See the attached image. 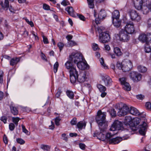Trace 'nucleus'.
I'll list each match as a JSON object with an SVG mask.
<instances>
[{"instance_id":"15","label":"nucleus","mask_w":151,"mask_h":151,"mask_svg":"<svg viewBox=\"0 0 151 151\" xmlns=\"http://www.w3.org/2000/svg\"><path fill=\"white\" fill-rule=\"evenodd\" d=\"M102 80L104 82V85L106 86H110L112 82L111 78L107 75L102 76Z\"/></svg>"},{"instance_id":"39","label":"nucleus","mask_w":151,"mask_h":151,"mask_svg":"<svg viewBox=\"0 0 151 151\" xmlns=\"http://www.w3.org/2000/svg\"><path fill=\"white\" fill-rule=\"evenodd\" d=\"M92 48L94 50H98L100 48L98 44L96 43H93L92 45Z\"/></svg>"},{"instance_id":"33","label":"nucleus","mask_w":151,"mask_h":151,"mask_svg":"<svg viewBox=\"0 0 151 151\" xmlns=\"http://www.w3.org/2000/svg\"><path fill=\"white\" fill-rule=\"evenodd\" d=\"M123 87L124 90L127 91H129L131 90V86L128 83H126L122 85Z\"/></svg>"},{"instance_id":"48","label":"nucleus","mask_w":151,"mask_h":151,"mask_svg":"<svg viewBox=\"0 0 151 151\" xmlns=\"http://www.w3.org/2000/svg\"><path fill=\"white\" fill-rule=\"evenodd\" d=\"M145 51L146 53H149L150 52L151 48L148 45L145 46Z\"/></svg>"},{"instance_id":"20","label":"nucleus","mask_w":151,"mask_h":151,"mask_svg":"<svg viewBox=\"0 0 151 151\" xmlns=\"http://www.w3.org/2000/svg\"><path fill=\"white\" fill-rule=\"evenodd\" d=\"M65 10L70 16L73 17L75 16L74 11L72 7L68 6L65 9Z\"/></svg>"},{"instance_id":"17","label":"nucleus","mask_w":151,"mask_h":151,"mask_svg":"<svg viewBox=\"0 0 151 151\" xmlns=\"http://www.w3.org/2000/svg\"><path fill=\"white\" fill-rule=\"evenodd\" d=\"M140 129L139 130V133L142 135L144 136L145 134L147 128V124L145 122H143L142 124L140 125Z\"/></svg>"},{"instance_id":"62","label":"nucleus","mask_w":151,"mask_h":151,"mask_svg":"<svg viewBox=\"0 0 151 151\" xmlns=\"http://www.w3.org/2000/svg\"><path fill=\"white\" fill-rule=\"evenodd\" d=\"M3 141L4 142L5 144H7L8 143V139L6 136L5 134L3 136Z\"/></svg>"},{"instance_id":"61","label":"nucleus","mask_w":151,"mask_h":151,"mask_svg":"<svg viewBox=\"0 0 151 151\" xmlns=\"http://www.w3.org/2000/svg\"><path fill=\"white\" fill-rule=\"evenodd\" d=\"M80 147L82 150H84L85 149L86 145L85 144L83 143H80L79 144Z\"/></svg>"},{"instance_id":"47","label":"nucleus","mask_w":151,"mask_h":151,"mask_svg":"<svg viewBox=\"0 0 151 151\" xmlns=\"http://www.w3.org/2000/svg\"><path fill=\"white\" fill-rule=\"evenodd\" d=\"M43 8L45 10H50V6L46 4H44L43 5Z\"/></svg>"},{"instance_id":"52","label":"nucleus","mask_w":151,"mask_h":151,"mask_svg":"<svg viewBox=\"0 0 151 151\" xmlns=\"http://www.w3.org/2000/svg\"><path fill=\"white\" fill-rule=\"evenodd\" d=\"M17 142L20 144L22 145L24 143L25 141L21 138H18L17 139Z\"/></svg>"},{"instance_id":"21","label":"nucleus","mask_w":151,"mask_h":151,"mask_svg":"<svg viewBox=\"0 0 151 151\" xmlns=\"http://www.w3.org/2000/svg\"><path fill=\"white\" fill-rule=\"evenodd\" d=\"M106 16V12L104 10H101L99 13L98 15V18L100 20L103 19Z\"/></svg>"},{"instance_id":"16","label":"nucleus","mask_w":151,"mask_h":151,"mask_svg":"<svg viewBox=\"0 0 151 151\" xmlns=\"http://www.w3.org/2000/svg\"><path fill=\"white\" fill-rule=\"evenodd\" d=\"M133 2L135 8L138 10L142 8L143 2L142 0H133Z\"/></svg>"},{"instance_id":"29","label":"nucleus","mask_w":151,"mask_h":151,"mask_svg":"<svg viewBox=\"0 0 151 151\" xmlns=\"http://www.w3.org/2000/svg\"><path fill=\"white\" fill-rule=\"evenodd\" d=\"M132 120V119L130 116H126L124 119V122L126 124H129Z\"/></svg>"},{"instance_id":"50","label":"nucleus","mask_w":151,"mask_h":151,"mask_svg":"<svg viewBox=\"0 0 151 151\" xmlns=\"http://www.w3.org/2000/svg\"><path fill=\"white\" fill-rule=\"evenodd\" d=\"M69 46L72 47L76 45V43L74 41L71 40L68 42Z\"/></svg>"},{"instance_id":"41","label":"nucleus","mask_w":151,"mask_h":151,"mask_svg":"<svg viewBox=\"0 0 151 151\" xmlns=\"http://www.w3.org/2000/svg\"><path fill=\"white\" fill-rule=\"evenodd\" d=\"M61 4L64 6H66L68 5H70V3L67 0H63L61 2Z\"/></svg>"},{"instance_id":"13","label":"nucleus","mask_w":151,"mask_h":151,"mask_svg":"<svg viewBox=\"0 0 151 151\" xmlns=\"http://www.w3.org/2000/svg\"><path fill=\"white\" fill-rule=\"evenodd\" d=\"M129 138V137H117L114 138L110 139L109 143L111 144H116L119 143L122 140H127Z\"/></svg>"},{"instance_id":"26","label":"nucleus","mask_w":151,"mask_h":151,"mask_svg":"<svg viewBox=\"0 0 151 151\" xmlns=\"http://www.w3.org/2000/svg\"><path fill=\"white\" fill-rule=\"evenodd\" d=\"M150 5L149 6V7L145 6H142L140 10H142L144 14H147L149 12L150 10Z\"/></svg>"},{"instance_id":"14","label":"nucleus","mask_w":151,"mask_h":151,"mask_svg":"<svg viewBox=\"0 0 151 151\" xmlns=\"http://www.w3.org/2000/svg\"><path fill=\"white\" fill-rule=\"evenodd\" d=\"M86 78V73L85 72H82L77 76V80L79 83H82L85 81Z\"/></svg>"},{"instance_id":"56","label":"nucleus","mask_w":151,"mask_h":151,"mask_svg":"<svg viewBox=\"0 0 151 151\" xmlns=\"http://www.w3.org/2000/svg\"><path fill=\"white\" fill-rule=\"evenodd\" d=\"M61 93V90H59V89H58L57 90V92L55 95V97L57 98H59L60 96Z\"/></svg>"},{"instance_id":"43","label":"nucleus","mask_w":151,"mask_h":151,"mask_svg":"<svg viewBox=\"0 0 151 151\" xmlns=\"http://www.w3.org/2000/svg\"><path fill=\"white\" fill-rule=\"evenodd\" d=\"M58 66V62H56L54 65V71L55 73H56L57 71Z\"/></svg>"},{"instance_id":"11","label":"nucleus","mask_w":151,"mask_h":151,"mask_svg":"<svg viewBox=\"0 0 151 151\" xmlns=\"http://www.w3.org/2000/svg\"><path fill=\"white\" fill-rule=\"evenodd\" d=\"M142 75L137 72H131L129 74L130 78L134 82H138L140 81L142 78Z\"/></svg>"},{"instance_id":"38","label":"nucleus","mask_w":151,"mask_h":151,"mask_svg":"<svg viewBox=\"0 0 151 151\" xmlns=\"http://www.w3.org/2000/svg\"><path fill=\"white\" fill-rule=\"evenodd\" d=\"M100 61L101 65L105 69L108 68V66L104 62V60L103 57H102L100 59Z\"/></svg>"},{"instance_id":"46","label":"nucleus","mask_w":151,"mask_h":151,"mask_svg":"<svg viewBox=\"0 0 151 151\" xmlns=\"http://www.w3.org/2000/svg\"><path fill=\"white\" fill-rule=\"evenodd\" d=\"M145 106L147 109L151 111V103L147 102L146 103Z\"/></svg>"},{"instance_id":"58","label":"nucleus","mask_w":151,"mask_h":151,"mask_svg":"<svg viewBox=\"0 0 151 151\" xmlns=\"http://www.w3.org/2000/svg\"><path fill=\"white\" fill-rule=\"evenodd\" d=\"M3 73L2 72L0 71V83H3Z\"/></svg>"},{"instance_id":"32","label":"nucleus","mask_w":151,"mask_h":151,"mask_svg":"<svg viewBox=\"0 0 151 151\" xmlns=\"http://www.w3.org/2000/svg\"><path fill=\"white\" fill-rule=\"evenodd\" d=\"M137 69L139 72L141 73H145L147 71V68L142 65H139L138 66Z\"/></svg>"},{"instance_id":"45","label":"nucleus","mask_w":151,"mask_h":151,"mask_svg":"<svg viewBox=\"0 0 151 151\" xmlns=\"http://www.w3.org/2000/svg\"><path fill=\"white\" fill-rule=\"evenodd\" d=\"M60 120L59 117H57L55 119V122L56 125L58 126L60 125L59 122Z\"/></svg>"},{"instance_id":"10","label":"nucleus","mask_w":151,"mask_h":151,"mask_svg":"<svg viewBox=\"0 0 151 151\" xmlns=\"http://www.w3.org/2000/svg\"><path fill=\"white\" fill-rule=\"evenodd\" d=\"M138 39L142 42L148 43L151 40V33H147V35L142 34L139 35Z\"/></svg>"},{"instance_id":"5","label":"nucleus","mask_w":151,"mask_h":151,"mask_svg":"<svg viewBox=\"0 0 151 151\" xmlns=\"http://www.w3.org/2000/svg\"><path fill=\"white\" fill-rule=\"evenodd\" d=\"M129 14L131 19L134 21L138 22L142 19L139 14L134 10H132L129 12Z\"/></svg>"},{"instance_id":"7","label":"nucleus","mask_w":151,"mask_h":151,"mask_svg":"<svg viewBox=\"0 0 151 151\" xmlns=\"http://www.w3.org/2000/svg\"><path fill=\"white\" fill-rule=\"evenodd\" d=\"M129 34L124 30L121 29L119 31L118 34L120 40L124 42L128 41L130 38V36Z\"/></svg>"},{"instance_id":"18","label":"nucleus","mask_w":151,"mask_h":151,"mask_svg":"<svg viewBox=\"0 0 151 151\" xmlns=\"http://www.w3.org/2000/svg\"><path fill=\"white\" fill-rule=\"evenodd\" d=\"M9 6V3L8 0H4V3L1 1L0 3V8L1 7L2 9L7 10Z\"/></svg>"},{"instance_id":"60","label":"nucleus","mask_w":151,"mask_h":151,"mask_svg":"<svg viewBox=\"0 0 151 151\" xmlns=\"http://www.w3.org/2000/svg\"><path fill=\"white\" fill-rule=\"evenodd\" d=\"M66 134H65L63 133L62 135V138L65 141L67 142L68 141V138L66 136Z\"/></svg>"},{"instance_id":"40","label":"nucleus","mask_w":151,"mask_h":151,"mask_svg":"<svg viewBox=\"0 0 151 151\" xmlns=\"http://www.w3.org/2000/svg\"><path fill=\"white\" fill-rule=\"evenodd\" d=\"M116 132V133H113L111 132H109L105 136L106 138L108 139H110L111 137H112L114 134H116V133H117Z\"/></svg>"},{"instance_id":"3","label":"nucleus","mask_w":151,"mask_h":151,"mask_svg":"<svg viewBox=\"0 0 151 151\" xmlns=\"http://www.w3.org/2000/svg\"><path fill=\"white\" fill-rule=\"evenodd\" d=\"M110 130L111 131H115L117 130H124L123 123L118 120L115 121L112 124Z\"/></svg>"},{"instance_id":"57","label":"nucleus","mask_w":151,"mask_h":151,"mask_svg":"<svg viewBox=\"0 0 151 151\" xmlns=\"http://www.w3.org/2000/svg\"><path fill=\"white\" fill-rule=\"evenodd\" d=\"M137 99L139 100H142L144 98V96L142 94H139L136 96Z\"/></svg>"},{"instance_id":"53","label":"nucleus","mask_w":151,"mask_h":151,"mask_svg":"<svg viewBox=\"0 0 151 151\" xmlns=\"http://www.w3.org/2000/svg\"><path fill=\"white\" fill-rule=\"evenodd\" d=\"M9 129L10 130L13 131L15 128L14 124L13 123H11L9 124Z\"/></svg>"},{"instance_id":"49","label":"nucleus","mask_w":151,"mask_h":151,"mask_svg":"<svg viewBox=\"0 0 151 151\" xmlns=\"http://www.w3.org/2000/svg\"><path fill=\"white\" fill-rule=\"evenodd\" d=\"M43 38V41L45 44H47L49 43V42L47 38L44 35L42 36Z\"/></svg>"},{"instance_id":"28","label":"nucleus","mask_w":151,"mask_h":151,"mask_svg":"<svg viewBox=\"0 0 151 151\" xmlns=\"http://www.w3.org/2000/svg\"><path fill=\"white\" fill-rule=\"evenodd\" d=\"M66 94L67 96L70 99H73L74 97V94L72 91L67 90L66 91Z\"/></svg>"},{"instance_id":"55","label":"nucleus","mask_w":151,"mask_h":151,"mask_svg":"<svg viewBox=\"0 0 151 151\" xmlns=\"http://www.w3.org/2000/svg\"><path fill=\"white\" fill-rule=\"evenodd\" d=\"M7 118L6 116H2L1 118V120L3 121L4 124L6 122Z\"/></svg>"},{"instance_id":"42","label":"nucleus","mask_w":151,"mask_h":151,"mask_svg":"<svg viewBox=\"0 0 151 151\" xmlns=\"http://www.w3.org/2000/svg\"><path fill=\"white\" fill-rule=\"evenodd\" d=\"M119 80L121 84L123 85L124 84L126 83H127V79L126 78L124 77L121 78H120Z\"/></svg>"},{"instance_id":"44","label":"nucleus","mask_w":151,"mask_h":151,"mask_svg":"<svg viewBox=\"0 0 151 151\" xmlns=\"http://www.w3.org/2000/svg\"><path fill=\"white\" fill-rule=\"evenodd\" d=\"M23 132L25 134L29 135L30 133L28 132V131L25 128V127L23 125H22Z\"/></svg>"},{"instance_id":"24","label":"nucleus","mask_w":151,"mask_h":151,"mask_svg":"<svg viewBox=\"0 0 151 151\" xmlns=\"http://www.w3.org/2000/svg\"><path fill=\"white\" fill-rule=\"evenodd\" d=\"M20 59L19 57H13L10 61V65L13 66L16 65L19 61Z\"/></svg>"},{"instance_id":"1","label":"nucleus","mask_w":151,"mask_h":151,"mask_svg":"<svg viewBox=\"0 0 151 151\" xmlns=\"http://www.w3.org/2000/svg\"><path fill=\"white\" fill-rule=\"evenodd\" d=\"M106 112H102L101 110H99L96 117V121L98 124L100 130L99 135L101 136L102 138H104L105 137V135L102 133L105 131L108 126V123L106 121Z\"/></svg>"},{"instance_id":"63","label":"nucleus","mask_w":151,"mask_h":151,"mask_svg":"<svg viewBox=\"0 0 151 151\" xmlns=\"http://www.w3.org/2000/svg\"><path fill=\"white\" fill-rule=\"evenodd\" d=\"M78 17L80 19L83 21H85L86 19L85 17L83 15L81 14L78 15Z\"/></svg>"},{"instance_id":"64","label":"nucleus","mask_w":151,"mask_h":151,"mask_svg":"<svg viewBox=\"0 0 151 151\" xmlns=\"http://www.w3.org/2000/svg\"><path fill=\"white\" fill-rule=\"evenodd\" d=\"M73 38V36L71 35H68L66 37V38L67 40L68 41H71V40Z\"/></svg>"},{"instance_id":"4","label":"nucleus","mask_w":151,"mask_h":151,"mask_svg":"<svg viewBox=\"0 0 151 151\" xmlns=\"http://www.w3.org/2000/svg\"><path fill=\"white\" fill-rule=\"evenodd\" d=\"M122 70L124 72L130 70L133 67L132 63L130 60L127 59L123 60L122 63Z\"/></svg>"},{"instance_id":"37","label":"nucleus","mask_w":151,"mask_h":151,"mask_svg":"<svg viewBox=\"0 0 151 151\" xmlns=\"http://www.w3.org/2000/svg\"><path fill=\"white\" fill-rule=\"evenodd\" d=\"M20 119L18 117H13L12 118V122L15 124L16 126L18 125V122L19 121Z\"/></svg>"},{"instance_id":"22","label":"nucleus","mask_w":151,"mask_h":151,"mask_svg":"<svg viewBox=\"0 0 151 151\" xmlns=\"http://www.w3.org/2000/svg\"><path fill=\"white\" fill-rule=\"evenodd\" d=\"M112 23L114 26L118 28L121 26V22L119 19H112Z\"/></svg>"},{"instance_id":"54","label":"nucleus","mask_w":151,"mask_h":151,"mask_svg":"<svg viewBox=\"0 0 151 151\" xmlns=\"http://www.w3.org/2000/svg\"><path fill=\"white\" fill-rule=\"evenodd\" d=\"M64 46V44L61 42H58V46L59 47L60 51L63 49Z\"/></svg>"},{"instance_id":"23","label":"nucleus","mask_w":151,"mask_h":151,"mask_svg":"<svg viewBox=\"0 0 151 151\" xmlns=\"http://www.w3.org/2000/svg\"><path fill=\"white\" fill-rule=\"evenodd\" d=\"M70 58L69 57L68 60L66 63L65 65L67 69L70 70L71 68L74 67L72 65V63H74L72 62L71 60H70Z\"/></svg>"},{"instance_id":"34","label":"nucleus","mask_w":151,"mask_h":151,"mask_svg":"<svg viewBox=\"0 0 151 151\" xmlns=\"http://www.w3.org/2000/svg\"><path fill=\"white\" fill-rule=\"evenodd\" d=\"M97 87L101 92H104L106 89V88L104 86L101 84H98Z\"/></svg>"},{"instance_id":"25","label":"nucleus","mask_w":151,"mask_h":151,"mask_svg":"<svg viewBox=\"0 0 151 151\" xmlns=\"http://www.w3.org/2000/svg\"><path fill=\"white\" fill-rule=\"evenodd\" d=\"M120 16L119 11L118 10H115L112 13V19H119Z\"/></svg>"},{"instance_id":"27","label":"nucleus","mask_w":151,"mask_h":151,"mask_svg":"<svg viewBox=\"0 0 151 151\" xmlns=\"http://www.w3.org/2000/svg\"><path fill=\"white\" fill-rule=\"evenodd\" d=\"M86 126V123L83 121H80L77 124L78 128L81 129H82L83 128H85Z\"/></svg>"},{"instance_id":"36","label":"nucleus","mask_w":151,"mask_h":151,"mask_svg":"<svg viewBox=\"0 0 151 151\" xmlns=\"http://www.w3.org/2000/svg\"><path fill=\"white\" fill-rule=\"evenodd\" d=\"M88 1V7L90 8L93 9L94 7V4L93 0H87Z\"/></svg>"},{"instance_id":"12","label":"nucleus","mask_w":151,"mask_h":151,"mask_svg":"<svg viewBox=\"0 0 151 151\" xmlns=\"http://www.w3.org/2000/svg\"><path fill=\"white\" fill-rule=\"evenodd\" d=\"M129 109L128 106L124 105L122 108L119 109L118 111V115L119 116L125 115L128 112H129Z\"/></svg>"},{"instance_id":"59","label":"nucleus","mask_w":151,"mask_h":151,"mask_svg":"<svg viewBox=\"0 0 151 151\" xmlns=\"http://www.w3.org/2000/svg\"><path fill=\"white\" fill-rule=\"evenodd\" d=\"M110 114L112 116H116V111L114 109H113L111 110Z\"/></svg>"},{"instance_id":"19","label":"nucleus","mask_w":151,"mask_h":151,"mask_svg":"<svg viewBox=\"0 0 151 151\" xmlns=\"http://www.w3.org/2000/svg\"><path fill=\"white\" fill-rule=\"evenodd\" d=\"M129 113L132 114L137 116L140 114L138 110L135 108L131 107L129 109Z\"/></svg>"},{"instance_id":"30","label":"nucleus","mask_w":151,"mask_h":151,"mask_svg":"<svg viewBox=\"0 0 151 151\" xmlns=\"http://www.w3.org/2000/svg\"><path fill=\"white\" fill-rule=\"evenodd\" d=\"M114 52L116 55L120 56L122 55V53L120 49L118 47H115L114 48Z\"/></svg>"},{"instance_id":"35","label":"nucleus","mask_w":151,"mask_h":151,"mask_svg":"<svg viewBox=\"0 0 151 151\" xmlns=\"http://www.w3.org/2000/svg\"><path fill=\"white\" fill-rule=\"evenodd\" d=\"M69 57H83L82 54L80 52H73Z\"/></svg>"},{"instance_id":"51","label":"nucleus","mask_w":151,"mask_h":151,"mask_svg":"<svg viewBox=\"0 0 151 151\" xmlns=\"http://www.w3.org/2000/svg\"><path fill=\"white\" fill-rule=\"evenodd\" d=\"M77 123V119L75 117H74L70 121V123L72 125H76Z\"/></svg>"},{"instance_id":"9","label":"nucleus","mask_w":151,"mask_h":151,"mask_svg":"<svg viewBox=\"0 0 151 151\" xmlns=\"http://www.w3.org/2000/svg\"><path fill=\"white\" fill-rule=\"evenodd\" d=\"M124 30L128 34L133 33L135 29L133 22L129 21L127 22L125 26Z\"/></svg>"},{"instance_id":"8","label":"nucleus","mask_w":151,"mask_h":151,"mask_svg":"<svg viewBox=\"0 0 151 151\" xmlns=\"http://www.w3.org/2000/svg\"><path fill=\"white\" fill-rule=\"evenodd\" d=\"M70 81L71 83H76L78 76V73L76 69L74 67L71 68L69 71Z\"/></svg>"},{"instance_id":"2","label":"nucleus","mask_w":151,"mask_h":151,"mask_svg":"<svg viewBox=\"0 0 151 151\" xmlns=\"http://www.w3.org/2000/svg\"><path fill=\"white\" fill-rule=\"evenodd\" d=\"M70 60L75 64H77L78 68L80 70L88 69L89 66L87 63L84 57H70Z\"/></svg>"},{"instance_id":"6","label":"nucleus","mask_w":151,"mask_h":151,"mask_svg":"<svg viewBox=\"0 0 151 151\" xmlns=\"http://www.w3.org/2000/svg\"><path fill=\"white\" fill-rule=\"evenodd\" d=\"M110 38V35L109 32L107 31L102 32L99 35V41L103 43L108 42L109 41Z\"/></svg>"},{"instance_id":"31","label":"nucleus","mask_w":151,"mask_h":151,"mask_svg":"<svg viewBox=\"0 0 151 151\" xmlns=\"http://www.w3.org/2000/svg\"><path fill=\"white\" fill-rule=\"evenodd\" d=\"M10 109L11 112L14 115L18 114V111L17 109L13 106H10Z\"/></svg>"}]
</instances>
